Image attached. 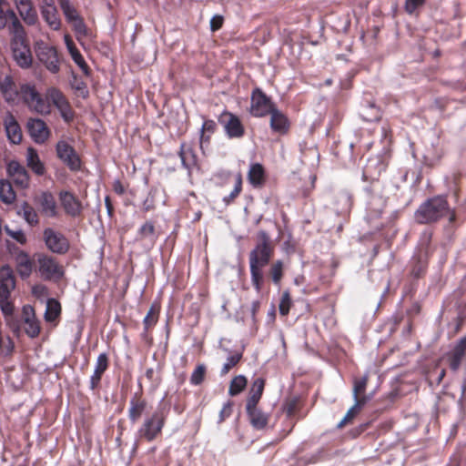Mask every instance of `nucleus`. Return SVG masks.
I'll list each match as a JSON object with an SVG mask.
<instances>
[{
  "mask_svg": "<svg viewBox=\"0 0 466 466\" xmlns=\"http://www.w3.org/2000/svg\"><path fill=\"white\" fill-rule=\"evenodd\" d=\"M0 94L11 106H16L22 101L31 111L37 114L48 115L51 112V106L45 101L35 85L26 83L18 86L12 74L0 78Z\"/></svg>",
  "mask_w": 466,
  "mask_h": 466,
  "instance_id": "nucleus-1",
  "label": "nucleus"
},
{
  "mask_svg": "<svg viewBox=\"0 0 466 466\" xmlns=\"http://www.w3.org/2000/svg\"><path fill=\"white\" fill-rule=\"evenodd\" d=\"M273 248L270 246V239L265 231L258 234V243L249 253V268L251 282L257 292L261 290L263 284V268L267 266L271 258Z\"/></svg>",
  "mask_w": 466,
  "mask_h": 466,
  "instance_id": "nucleus-2",
  "label": "nucleus"
},
{
  "mask_svg": "<svg viewBox=\"0 0 466 466\" xmlns=\"http://www.w3.org/2000/svg\"><path fill=\"white\" fill-rule=\"evenodd\" d=\"M15 288V279L13 269L8 265L0 268V309L6 322L14 314V304L10 300L11 294Z\"/></svg>",
  "mask_w": 466,
  "mask_h": 466,
  "instance_id": "nucleus-3",
  "label": "nucleus"
},
{
  "mask_svg": "<svg viewBox=\"0 0 466 466\" xmlns=\"http://www.w3.org/2000/svg\"><path fill=\"white\" fill-rule=\"evenodd\" d=\"M449 213L447 200L442 197H436L420 206L415 213V218L420 224H427L435 222Z\"/></svg>",
  "mask_w": 466,
  "mask_h": 466,
  "instance_id": "nucleus-4",
  "label": "nucleus"
},
{
  "mask_svg": "<svg viewBox=\"0 0 466 466\" xmlns=\"http://www.w3.org/2000/svg\"><path fill=\"white\" fill-rule=\"evenodd\" d=\"M36 267L39 276L47 281L59 282L65 276L64 267L52 256L37 254Z\"/></svg>",
  "mask_w": 466,
  "mask_h": 466,
  "instance_id": "nucleus-5",
  "label": "nucleus"
},
{
  "mask_svg": "<svg viewBox=\"0 0 466 466\" xmlns=\"http://www.w3.org/2000/svg\"><path fill=\"white\" fill-rule=\"evenodd\" d=\"M167 413L163 409H157L150 416L146 417L138 430L139 437L147 441H154L162 431Z\"/></svg>",
  "mask_w": 466,
  "mask_h": 466,
  "instance_id": "nucleus-6",
  "label": "nucleus"
},
{
  "mask_svg": "<svg viewBox=\"0 0 466 466\" xmlns=\"http://www.w3.org/2000/svg\"><path fill=\"white\" fill-rule=\"evenodd\" d=\"M12 35L11 46L15 61L21 68H29L32 66L33 58L26 44L25 28H22V34L19 36L16 33Z\"/></svg>",
  "mask_w": 466,
  "mask_h": 466,
  "instance_id": "nucleus-7",
  "label": "nucleus"
},
{
  "mask_svg": "<svg viewBox=\"0 0 466 466\" xmlns=\"http://www.w3.org/2000/svg\"><path fill=\"white\" fill-rule=\"evenodd\" d=\"M46 102L52 104L59 111L61 117L66 123H70L75 116V112L65 95L56 87H49L46 92Z\"/></svg>",
  "mask_w": 466,
  "mask_h": 466,
  "instance_id": "nucleus-8",
  "label": "nucleus"
},
{
  "mask_svg": "<svg viewBox=\"0 0 466 466\" xmlns=\"http://www.w3.org/2000/svg\"><path fill=\"white\" fill-rule=\"evenodd\" d=\"M35 53L39 61L53 74L60 70V59L56 47L44 42L36 43Z\"/></svg>",
  "mask_w": 466,
  "mask_h": 466,
  "instance_id": "nucleus-9",
  "label": "nucleus"
},
{
  "mask_svg": "<svg viewBox=\"0 0 466 466\" xmlns=\"http://www.w3.org/2000/svg\"><path fill=\"white\" fill-rule=\"evenodd\" d=\"M43 235L47 248L53 253L65 254L68 251L69 242L62 233L46 228Z\"/></svg>",
  "mask_w": 466,
  "mask_h": 466,
  "instance_id": "nucleus-10",
  "label": "nucleus"
},
{
  "mask_svg": "<svg viewBox=\"0 0 466 466\" xmlns=\"http://www.w3.org/2000/svg\"><path fill=\"white\" fill-rule=\"evenodd\" d=\"M274 108L275 106L260 89H256L252 92L250 106L251 115L257 117L265 116Z\"/></svg>",
  "mask_w": 466,
  "mask_h": 466,
  "instance_id": "nucleus-11",
  "label": "nucleus"
},
{
  "mask_svg": "<svg viewBox=\"0 0 466 466\" xmlns=\"http://www.w3.org/2000/svg\"><path fill=\"white\" fill-rule=\"evenodd\" d=\"M57 157L66 164L70 169L77 170L80 168V159L75 149L65 141H59L56 144Z\"/></svg>",
  "mask_w": 466,
  "mask_h": 466,
  "instance_id": "nucleus-12",
  "label": "nucleus"
},
{
  "mask_svg": "<svg viewBox=\"0 0 466 466\" xmlns=\"http://www.w3.org/2000/svg\"><path fill=\"white\" fill-rule=\"evenodd\" d=\"M59 200L65 212L73 218L79 217L83 211V206L80 200L69 191H61Z\"/></svg>",
  "mask_w": 466,
  "mask_h": 466,
  "instance_id": "nucleus-13",
  "label": "nucleus"
},
{
  "mask_svg": "<svg viewBox=\"0 0 466 466\" xmlns=\"http://www.w3.org/2000/svg\"><path fill=\"white\" fill-rule=\"evenodd\" d=\"M27 129L32 139L38 144L45 143L50 135L46 122L39 118H30L27 122Z\"/></svg>",
  "mask_w": 466,
  "mask_h": 466,
  "instance_id": "nucleus-14",
  "label": "nucleus"
},
{
  "mask_svg": "<svg viewBox=\"0 0 466 466\" xmlns=\"http://www.w3.org/2000/svg\"><path fill=\"white\" fill-rule=\"evenodd\" d=\"M4 4L5 3H0V29L5 28L8 23L10 22V25L8 27L10 34L12 35L14 33H16L17 35L19 36L22 34V28H24V26L14 10H4Z\"/></svg>",
  "mask_w": 466,
  "mask_h": 466,
  "instance_id": "nucleus-15",
  "label": "nucleus"
},
{
  "mask_svg": "<svg viewBox=\"0 0 466 466\" xmlns=\"http://www.w3.org/2000/svg\"><path fill=\"white\" fill-rule=\"evenodd\" d=\"M7 172L17 187L21 188L29 187L30 177L28 172L19 162L15 160L10 161L7 166Z\"/></svg>",
  "mask_w": 466,
  "mask_h": 466,
  "instance_id": "nucleus-16",
  "label": "nucleus"
},
{
  "mask_svg": "<svg viewBox=\"0 0 466 466\" xmlns=\"http://www.w3.org/2000/svg\"><path fill=\"white\" fill-rule=\"evenodd\" d=\"M40 9L42 17L48 26L53 30H59L61 26V19L56 5L48 0H43Z\"/></svg>",
  "mask_w": 466,
  "mask_h": 466,
  "instance_id": "nucleus-17",
  "label": "nucleus"
},
{
  "mask_svg": "<svg viewBox=\"0 0 466 466\" xmlns=\"http://www.w3.org/2000/svg\"><path fill=\"white\" fill-rule=\"evenodd\" d=\"M221 118V122H223L226 132L229 137H241L243 136L244 127L237 116L225 112Z\"/></svg>",
  "mask_w": 466,
  "mask_h": 466,
  "instance_id": "nucleus-18",
  "label": "nucleus"
},
{
  "mask_svg": "<svg viewBox=\"0 0 466 466\" xmlns=\"http://www.w3.org/2000/svg\"><path fill=\"white\" fill-rule=\"evenodd\" d=\"M35 201L39 206L43 215L49 218L56 216V203L54 196L50 192H41L35 198Z\"/></svg>",
  "mask_w": 466,
  "mask_h": 466,
  "instance_id": "nucleus-19",
  "label": "nucleus"
},
{
  "mask_svg": "<svg viewBox=\"0 0 466 466\" xmlns=\"http://www.w3.org/2000/svg\"><path fill=\"white\" fill-rule=\"evenodd\" d=\"M25 331L30 338H35L40 333V325L35 319L34 309L30 306L23 307Z\"/></svg>",
  "mask_w": 466,
  "mask_h": 466,
  "instance_id": "nucleus-20",
  "label": "nucleus"
},
{
  "mask_svg": "<svg viewBox=\"0 0 466 466\" xmlns=\"http://www.w3.org/2000/svg\"><path fill=\"white\" fill-rule=\"evenodd\" d=\"M466 352V336L458 340L451 352L448 353L450 368L456 371L462 361Z\"/></svg>",
  "mask_w": 466,
  "mask_h": 466,
  "instance_id": "nucleus-21",
  "label": "nucleus"
},
{
  "mask_svg": "<svg viewBox=\"0 0 466 466\" xmlns=\"http://www.w3.org/2000/svg\"><path fill=\"white\" fill-rule=\"evenodd\" d=\"M5 133L9 141L13 144H19L22 141L21 128L11 113H7L4 119Z\"/></svg>",
  "mask_w": 466,
  "mask_h": 466,
  "instance_id": "nucleus-22",
  "label": "nucleus"
},
{
  "mask_svg": "<svg viewBox=\"0 0 466 466\" xmlns=\"http://www.w3.org/2000/svg\"><path fill=\"white\" fill-rule=\"evenodd\" d=\"M247 413L250 421V424L256 430H263L268 425L269 415L265 413L257 406L250 407L246 406Z\"/></svg>",
  "mask_w": 466,
  "mask_h": 466,
  "instance_id": "nucleus-23",
  "label": "nucleus"
},
{
  "mask_svg": "<svg viewBox=\"0 0 466 466\" xmlns=\"http://www.w3.org/2000/svg\"><path fill=\"white\" fill-rule=\"evenodd\" d=\"M16 270L22 279H26L31 275L33 264L27 253L19 251L15 255Z\"/></svg>",
  "mask_w": 466,
  "mask_h": 466,
  "instance_id": "nucleus-24",
  "label": "nucleus"
},
{
  "mask_svg": "<svg viewBox=\"0 0 466 466\" xmlns=\"http://www.w3.org/2000/svg\"><path fill=\"white\" fill-rule=\"evenodd\" d=\"M147 401L137 396H134L129 401L128 418L132 422L137 421L147 408Z\"/></svg>",
  "mask_w": 466,
  "mask_h": 466,
  "instance_id": "nucleus-25",
  "label": "nucleus"
},
{
  "mask_svg": "<svg viewBox=\"0 0 466 466\" xmlns=\"http://www.w3.org/2000/svg\"><path fill=\"white\" fill-rule=\"evenodd\" d=\"M248 180L254 187H260L265 183V170L261 164L255 163L249 167Z\"/></svg>",
  "mask_w": 466,
  "mask_h": 466,
  "instance_id": "nucleus-26",
  "label": "nucleus"
},
{
  "mask_svg": "<svg viewBox=\"0 0 466 466\" xmlns=\"http://www.w3.org/2000/svg\"><path fill=\"white\" fill-rule=\"evenodd\" d=\"M179 157L183 167L188 171L197 166V156L192 147L186 143L180 145Z\"/></svg>",
  "mask_w": 466,
  "mask_h": 466,
  "instance_id": "nucleus-27",
  "label": "nucleus"
},
{
  "mask_svg": "<svg viewBox=\"0 0 466 466\" xmlns=\"http://www.w3.org/2000/svg\"><path fill=\"white\" fill-rule=\"evenodd\" d=\"M368 375H364L361 378H356L353 381V399L354 401L361 400L365 399V404L371 399L370 396L366 395V388L368 384Z\"/></svg>",
  "mask_w": 466,
  "mask_h": 466,
  "instance_id": "nucleus-28",
  "label": "nucleus"
},
{
  "mask_svg": "<svg viewBox=\"0 0 466 466\" xmlns=\"http://www.w3.org/2000/svg\"><path fill=\"white\" fill-rule=\"evenodd\" d=\"M26 164L29 168L32 169L38 176H42L45 173V166L41 162L38 154L33 147H28L26 151Z\"/></svg>",
  "mask_w": 466,
  "mask_h": 466,
  "instance_id": "nucleus-29",
  "label": "nucleus"
},
{
  "mask_svg": "<svg viewBox=\"0 0 466 466\" xmlns=\"http://www.w3.org/2000/svg\"><path fill=\"white\" fill-rule=\"evenodd\" d=\"M270 114V127L279 133L287 131L289 123L287 117L276 107L269 113Z\"/></svg>",
  "mask_w": 466,
  "mask_h": 466,
  "instance_id": "nucleus-30",
  "label": "nucleus"
},
{
  "mask_svg": "<svg viewBox=\"0 0 466 466\" xmlns=\"http://www.w3.org/2000/svg\"><path fill=\"white\" fill-rule=\"evenodd\" d=\"M264 386H265V380L261 378H258L253 381L251 389H250V395L247 400L246 406H249V408H250V407L258 405V403L262 396V393L264 390Z\"/></svg>",
  "mask_w": 466,
  "mask_h": 466,
  "instance_id": "nucleus-31",
  "label": "nucleus"
},
{
  "mask_svg": "<svg viewBox=\"0 0 466 466\" xmlns=\"http://www.w3.org/2000/svg\"><path fill=\"white\" fill-rule=\"evenodd\" d=\"M17 214L30 225L35 226L38 224V215L35 208L30 206L27 202H24L18 208Z\"/></svg>",
  "mask_w": 466,
  "mask_h": 466,
  "instance_id": "nucleus-32",
  "label": "nucleus"
},
{
  "mask_svg": "<svg viewBox=\"0 0 466 466\" xmlns=\"http://www.w3.org/2000/svg\"><path fill=\"white\" fill-rule=\"evenodd\" d=\"M61 313V305L56 299H49L46 302L45 319L47 322L55 321Z\"/></svg>",
  "mask_w": 466,
  "mask_h": 466,
  "instance_id": "nucleus-33",
  "label": "nucleus"
},
{
  "mask_svg": "<svg viewBox=\"0 0 466 466\" xmlns=\"http://www.w3.org/2000/svg\"><path fill=\"white\" fill-rule=\"evenodd\" d=\"M0 199L5 204H12L15 199L11 183L5 179H0Z\"/></svg>",
  "mask_w": 466,
  "mask_h": 466,
  "instance_id": "nucleus-34",
  "label": "nucleus"
},
{
  "mask_svg": "<svg viewBox=\"0 0 466 466\" xmlns=\"http://www.w3.org/2000/svg\"><path fill=\"white\" fill-rule=\"evenodd\" d=\"M23 21L28 25H34L38 21V15L33 4L17 9Z\"/></svg>",
  "mask_w": 466,
  "mask_h": 466,
  "instance_id": "nucleus-35",
  "label": "nucleus"
},
{
  "mask_svg": "<svg viewBox=\"0 0 466 466\" xmlns=\"http://www.w3.org/2000/svg\"><path fill=\"white\" fill-rule=\"evenodd\" d=\"M365 405V399L354 401V405L347 411L344 418L338 424V428H342L350 422Z\"/></svg>",
  "mask_w": 466,
  "mask_h": 466,
  "instance_id": "nucleus-36",
  "label": "nucleus"
},
{
  "mask_svg": "<svg viewBox=\"0 0 466 466\" xmlns=\"http://www.w3.org/2000/svg\"><path fill=\"white\" fill-rule=\"evenodd\" d=\"M158 308L152 305L143 319L144 332L147 333L158 320Z\"/></svg>",
  "mask_w": 466,
  "mask_h": 466,
  "instance_id": "nucleus-37",
  "label": "nucleus"
},
{
  "mask_svg": "<svg viewBox=\"0 0 466 466\" xmlns=\"http://www.w3.org/2000/svg\"><path fill=\"white\" fill-rule=\"evenodd\" d=\"M59 5L68 23L80 16L70 0H59Z\"/></svg>",
  "mask_w": 466,
  "mask_h": 466,
  "instance_id": "nucleus-38",
  "label": "nucleus"
},
{
  "mask_svg": "<svg viewBox=\"0 0 466 466\" xmlns=\"http://www.w3.org/2000/svg\"><path fill=\"white\" fill-rule=\"evenodd\" d=\"M247 385V379L243 375H238L233 378L230 381L228 393L231 396H236L239 394Z\"/></svg>",
  "mask_w": 466,
  "mask_h": 466,
  "instance_id": "nucleus-39",
  "label": "nucleus"
},
{
  "mask_svg": "<svg viewBox=\"0 0 466 466\" xmlns=\"http://www.w3.org/2000/svg\"><path fill=\"white\" fill-rule=\"evenodd\" d=\"M69 24H71L78 41L87 35L86 25L81 16L75 18Z\"/></svg>",
  "mask_w": 466,
  "mask_h": 466,
  "instance_id": "nucleus-40",
  "label": "nucleus"
},
{
  "mask_svg": "<svg viewBox=\"0 0 466 466\" xmlns=\"http://www.w3.org/2000/svg\"><path fill=\"white\" fill-rule=\"evenodd\" d=\"M242 190V176L238 173L235 176V186L233 190L228 196L224 197L223 201L226 205L230 204L240 194Z\"/></svg>",
  "mask_w": 466,
  "mask_h": 466,
  "instance_id": "nucleus-41",
  "label": "nucleus"
},
{
  "mask_svg": "<svg viewBox=\"0 0 466 466\" xmlns=\"http://www.w3.org/2000/svg\"><path fill=\"white\" fill-rule=\"evenodd\" d=\"M242 359V353L236 352L227 358L226 362L223 364L220 375L225 376L231 369H233Z\"/></svg>",
  "mask_w": 466,
  "mask_h": 466,
  "instance_id": "nucleus-42",
  "label": "nucleus"
},
{
  "mask_svg": "<svg viewBox=\"0 0 466 466\" xmlns=\"http://www.w3.org/2000/svg\"><path fill=\"white\" fill-rule=\"evenodd\" d=\"M291 305H292V301H291L289 291L285 290L282 293L280 301H279V313L282 316H287L289 312Z\"/></svg>",
  "mask_w": 466,
  "mask_h": 466,
  "instance_id": "nucleus-43",
  "label": "nucleus"
},
{
  "mask_svg": "<svg viewBox=\"0 0 466 466\" xmlns=\"http://www.w3.org/2000/svg\"><path fill=\"white\" fill-rule=\"evenodd\" d=\"M206 374V367L204 364H199L194 370L190 377V382L193 385H199L204 380Z\"/></svg>",
  "mask_w": 466,
  "mask_h": 466,
  "instance_id": "nucleus-44",
  "label": "nucleus"
},
{
  "mask_svg": "<svg viewBox=\"0 0 466 466\" xmlns=\"http://www.w3.org/2000/svg\"><path fill=\"white\" fill-rule=\"evenodd\" d=\"M270 275L275 284H279L283 275V263L280 260L274 262L270 268Z\"/></svg>",
  "mask_w": 466,
  "mask_h": 466,
  "instance_id": "nucleus-45",
  "label": "nucleus"
},
{
  "mask_svg": "<svg viewBox=\"0 0 466 466\" xmlns=\"http://www.w3.org/2000/svg\"><path fill=\"white\" fill-rule=\"evenodd\" d=\"M361 116L367 121H373L380 118V112L374 105H370L362 108Z\"/></svg>",
  "mask_w": 466,
  "mask_h": 466,
  "instance_id": "nucleus-46",
  "label": "nucleus"
},
{
  "mask_svg": "<svg viewBox=\"0 0 466 466\" xmlns=\"http://www.w3.org/2000/svg\"><path fill=\"white\" fill-rule=\"evenodd\" d=\"M216 129V123L213 121V120H205L203 125H202V127H201V136H200V143L202 144L203 142L205 141H208V137H205L204 133L205 132H208V133H214Z\"/></svg>",
  "mask_w": 466,
  "mask_h": 466,
  "instance_id": "nucleus-47",
  "label": "nucleus"
},
{
  "mask_svg": "<svg viewBox=\"0 0 466 466\" xmlns=\"http://www.w3.org/2000/svg\"><path fill=\"white\" fill-rule=\"evenodd\" d=\"M70 56L73 61L80 67V69L85 73H88V66L86 65L84 57L80 54L78 50L70 53Z\"/></svg>",
  "mask_w": 466,
  "mask_h": 466,
  "instance_id": "nucleus-48",
  "label": "nucleus"
},
{
  "mask_svg": "<svg viewBox=\"0 0 466 466\" xmlns=\"http://www.w3.org/2000/svg\"><path fill=\"white\" fill-rule=\"evenodd\" d=\"M5 230L9 237L16 240L18 243L25 244L26 242V237L23 230H12L7 226L5 227Z\"/></svg>",
  "mask_w": 466,
  "mask_h": 466,
  "instance_id": "nucleus-49",
  "label": "nucleus"
},
{
  "mask_svg": "<svg viewBox=\"0 0 466 466\" xmlns=\"http://www.w3.org/2000/svg\"><path fill=\"white\" fill-rule=\"evenodd\" d=\"M108 368V356L106 353H101L96 359L95 370L105 372Z\"/></svg>",
  "mask_w": 466,
  "mask_h": 466,
  "instance_id": "nucleus-50",
  "label": "nucleus"
},
{
  "mask_svg": "<svg viewBox=\"0 0 466 466\" xmlns=\"http://www.w3.org/2000/svg\"><path fill=\"white\" fill-rule=\"evenodd\" d=\"M154 232H155L154 224L149 221L146 222L139 228V234L142 238L152 237L154 235Z\"/></svg>",
  "mask_w": 466,
  "mask_h": 466,
  "instance_id": "nucleus-51",
  "label": "nucleus"
},
{
  "mask_svg": "<svg viewBox=\"0 0 466 466\" xmlns=\"http://www.w3.org/2000/svg\"><path fill=\"white\" fill-rule=\"evenodd\" d=\"M232 406L233 403L231 401H228L222 407L219 412L218 423H222L226 419H228L232 413Z\"/></svg>",
  "mask_w": 466,
  "mask_h": 466,
  "instance_id": "nucleus-52",
  "label": "nucleus"
},
{
  "mask_svg": "<svg viewBox=\"0 0 466 466\" xmlns=\"http://www.w3.org/2000/svg\"><path fill=\"white\" fill-rule=\"evenodd\" d=\"M425 0H406L405 10L412 14L419 6L424 4Z\"/></svg>",
  "mask_w": 466,
  "mask_h": 466,
  "instance_id": "nucleus-53",
  "label": "nucleus"
},
{
  "mask_svg": "<svg viewBox=\"0 0 466 466\" xmlns=\"http://www.w3.org/2000/svg\"><path fill=\"white\" fill-rule=\"evenodd\" d=\"M104 372L96 371L94 370L93 375L90 378V389L95 390L98 387L102 375Z\"/></svg>",
  "mask_w": 466,
  "mask_h": 466,
  "instance_id": "nucleus-54",
  "label": "nucleus"
},
{
  "mask_svg": "<svg viewBox=\"0 0 466 466\" xmlns=\"http://www.w3.org/2000/svg\"><path fill=\"white\" fill-rule=\"evenodd\" d=\"M223 25V17L221 15H214L210 20V29L215 32L221 28Z\"/></svg>",
  "mask_w": 466,
  "mask_h": 466,
  "instance_id": "nucleus-55",
  "label": "nucleus"
},
{
  "mask_svg": "<svg viewBox=\"0 0 466 466\" xmlns=\"http://www.w3.org/2000/svg\"><path fill=\"white\" fill-rule=\"evenodd\" d=\"M296 407H297V402L295 400H292L286 402V404L284 405V410L288 416H291L294 413Z\"/></svg>",
  "mask_w": 466,
  "mask_h": 466,
  "instance_id": "nucleus-56",
  "label": "nucleus"
},
{
  "mask_svg": "<svg viewBox=\"0 0 466 466\" xmlns=\"http://www.w3.org/2000/svg\"><path fill=\"white\" fill-rule=\"evenodd\" d=\"M64 40H65V44L66 46V48H67L69 54L71 52L77 50V48L76 47V46L69 35H65Z\"/></svg>",
  "mask_w": 466,
  "mask_h": 466,
  "instance_id": "nucleus-57",
  "label": "nucleus"
},
{
  "mask_svg": "<svg viewBox=\"0 0 466 466\" xmlns=\"http://www.w3.org/2000/svg\"><path fill=\"white\" fill-rule=\"evenodd\" d=\"M113 189L118 195H123L126 191L125 187L120 180H115L113 183Z\"/></svg>",
  "mask_w": 466,
  "mask_h": 466,
  "instance_id": "nucleus-58",
  "label": "nucleus"
},
{
  "mask_svg": "<svg viewBox=\"0 0 466 466\" xmlns=\"http://www.w3.org/2000/svg\"><path fill=\"white\" fill-rule=\"evenodd\" d=\"M15 5L16 9H21V7L27 6L32 3V0H14Z\"/></svg>",
  "mask_w": 466,
  "mask_h": 466,
  "instance_id": "nucleus-59",
  "label": "nucleus"
},
{
  "mask_svg": "<svg viewBox=\"0 0 466 466\" xmlns=\"http://www.w3.org/2000/svg\"><path fill=\"white\" fill-rule=\"evenodd\" d=\"M15 5L16 9H21V7L27 6L32 3V0H14Z\"/></svg>",
  "mask_w": 466,
  "mask_h": 466,
  "instance_id": "nucleus-60",
  "label": "nucleus"
},
{
  "mask_svg": "<svg viewBox=\"0 0 466 466\" xmlns=\"http://www.w3.org/2000/svg\"><path fill=\"white\" fill-rule=\"evenodd\" d=\"M259 307H260V303H259V301H253V302H252V305H251V313H252V316H253V317H254V316L256 315V313L258 311Z\"/></svg>",
  "mask_w": 466,
  "mask_h": 466,
  "instance_id": "nucleus-61",
  "label": "nucleus"
},
{
  "mask_svg": "<svg viewBox=\"0 0 466 466\" xmlns=\"http://www.w3.org/2000/svg\"><path fill=\"white\" fill-rule=\"evenodd\" d=\"M105 204H106V209H107V212L109 215H112V212H113V207L111 205V201H110V198L109 197H106L105 198Z\"/></svg>",
  "mask_w": 466,
  "mask_h": 466,
  "instance_id": "nucleus-62",
  "label": "nucleus"
},
{
  "mask_svg": "<svg viewBox=\"0 0 466 466\" xmlns=\"http://www.w3.org/2000/svg\"><path fill=\"white\" fill-rule=\"evenodd\" d=\"M154 373H155V371H154V370H153L152 368L147 369V370H146V377H147L148 380H152V379H153V376H154Z\"/></svg>",
  "mask_w": 466,
  "mask_h": 466,
  "instance_id": "nucleus-63",
  "label": "nucleus"
},
{
  "mask_svg": "<svg viewBox=\"0 0 466 466\" xmlns=\"http://www.w3.org/2000/svg\"><path fill=\"white\" fill-rule=\"evenodd\" d=\"M445 372L444 370H441V374H440V380L443 378Z\"/></svg>",
  "mask_w": 466,
  "mask_h": 466,
  "instance_id": "nucleus-64",
  "label": "nucleus"
}]
</instances>
